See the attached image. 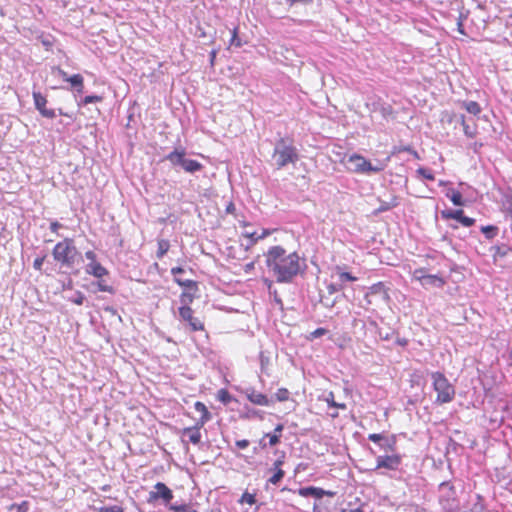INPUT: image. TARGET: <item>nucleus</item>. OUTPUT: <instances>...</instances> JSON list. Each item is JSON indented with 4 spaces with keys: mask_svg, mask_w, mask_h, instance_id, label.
<instances>
[{
    "mask_svg": "<svg viewBox=\"0 0 512 512\" xmlns=\"http://www.w3.org/2000/svg\"><path fill=\"white\" fill-rule=\"evenodd\" d=\"M300 258L296 252L287 253L281 246L271 247L266 254V265L278 282H288L300 270Z\"/></svg>",
    "mask_w": 512,
    "mask_h": 512,
    "instance_id": "f257e3e1",
    "label": "nucleus"
},
{
    "mask_svg": "<svg viewBox=\"0 0 512 512\" xmlns=\"http://www.w3.org/2000/svg\"><path fill=\"white\" fill-rule=\"evenodd\" d=\"M52 256L61 267L71 268L80 258V253L72 238L59 241L52 250Z\"/></svg>",
    "mask_w": 512,
    "mask_h": 512,
    "instance_id": "f03ea898",
    "label": "nucleus"
},
{
    "mask_svg": "<svg viewBox=\"0 0 512 512\" xmlns=\"http://www.w3.org/2000/svg\"><path fill=\"white\" fill-rule=\"evenodd\" d=\"M272 158L277 169H282L289 164H295L299 160V154L291 139L280 138L274 147Z\"/></svg>",
    "mask_w": 512,
    "mask_h": 512,
    "instance_id": "7ed1b4c3",
    "label": "nucleus"
},
{
    "mask_svg": "<svg viewBox=\"0 0 512 512\" xmlns=\"http://www.w3.org/2000/svg\"><path fill=\"white\" fill-rule=\"evenodd\" d=\"M389 159L390 158L387 157L383 161L377 160L376 164L373 165L371 161L361 154L353 153L347 159V163L349 164L348 170L356 174L379 173L386 168Z\"/></svg>",
    "mask_w": 512,
    "mask_h": 512,
    "instance_id": "20e7f679",
    "label": "nucleus"
},
{
    "mask_svg": "<svg viewBox=\"0 0 512 512\" xmlns=\"http://www.w3.org/2000/svg\"><path fill=\"white\" fill-rule=\"evenodd\" d=\"M431 380L432 387L436 392L435 403L443 405L454 400L456 395L455 387L442 372H432Z\"/></svg>",
    "mask_w": 512,
    "mask_h": 512,
    "instance_id": "39448f33",
    "label": "nucleus"
},
{
    "mask_svg": "<svg viewBox=\"0 0 512 512\" xmlns=\"http://www.w3.org/2000/svg\"><path fill=\"white\" fill-rule=\"evenodd\" d=\"M184 272L185 271L182 267H174L171 269V274L174 277V282H176L180 287L183 288V291L180 295L181 304H191L198 291V283L194 280L180 279V274H183Z\"/></svg>",
    "mask_w": 512,
    "mask_h": 512,
    "instance_id": "423d86ee",
    "label": "nucleus"
},
{
    "mask_svg": "<svg viewBox=\"0 0 512 512\" xmlns=\"http://www.w3.org/2000/svg\"><path fill=\"white\" fill-rule=\"evenodd\" d=\"M239 225L242 228L240 238L246 240L245 245L247 248L254 246L259 240L268 237L272 233L269 229H261V231L258 232L253 228L252 224L247 221H240Z\"/></svg>",
    "mask_w": 512,
    "mask_h": 512,
    "instance_id": "0eeeda50",
    "label": "nucleus"
},
{
    "mask_svg": "<svg viewBox=\"0 0 512 512\" xmlns=\"http://www.w3.org/2000/svg\"><path fill=\"white\" fill-rule=\"evenodd\" d=\"M180 320L188 326L191 332H198L205 330V324L202 319L195 315L194 310L190 304H182L178 308Z\"/></svg>",
    "mask_w": 512,
    "mask_h": 512,
    "instance_id": "6e6552de",
    "label": "nucleus"
},
{
    "mask_svg": "<svg viewBox=\"0 0 512 512\" xmlns=\"http://www.w3.org/2000/svg\"><path fill=\"white\" fill-rule=\"evenodd\" d=\"M439 502L445 509H453L457 505V494L451 482H442L439 485Z\"/></svg>",
    "mask_w": 512,
    "mask_h": 512,
    "instance_id": "1a4fd4ad",
    "label": "nucleus"
},
{
    "mask_svg": "<svg viewBox=\"0 0 512 512\" xmlns=\"http://www.w3.org/2000/svg\"><path fill=\"white\" fill-rule=\"evenodd\" d=\"M204 426H199L198 423H195V425L190 427H185L181 430L180 436L181 441L184 445H188L189 443L197 446L201 443L202 435H201V428Z\"/></svg>",
    "mask_w": 512,
    "mask_h": 512,
    "instance_id": "9d476101",
    "label": "nucleus"
},
{
    "mask_svg": "<svg viewBox=\"0 0 512 512\" xmlns=\"http://www.w3.org/2000/svg\"><path fill=\"white\" fill-rule=\"evenodd\" d=\"M159 499H162L165 503H169L173 499L172 490L162 482L156 483L154 490L149 493V501H157Z\"/></svg>",
    "mask_w": 512,
    "mask_h": 512,
    "instance_id": "9b49d317",
    "label": "nucleus"
},
{
    "mask_svg": "<svg viewBox=\"0 0 512 512\" xmlns=\"http://www.w3.org/2000/svg\"><path fill=\"white\" fill-rule=\"evenodd\" d=\"M402 458L399 454H391L378 456L376 459V469L385 468L388 470H396L401 464Z\"/></svg>",
    "mask_w": 512,
    "mask_h": 512,
    "instance_id": "f8f14e48",
    "label": "nucleus"
},
{
    "mask_svg": "<svg viewBox=\"0 0 512 512\" xmlns=\"http://www.w3.org/2000/svg\"><path fill=\"white\" fill-rule=\"evenodd\" d=\"M379 296L384 301H389L388 288L383 282H377L369 287V291L365 295V300L368 305L373 303L372 297Z\"/></svg>",
    "mask_w": 512,
    "mask_h": 512,
    "instance_id": "ddd939ff",
    "label": "nucleus"
},
{
    "mask_svg": "<svg viewBox=\"0 0 512 512\" xmlns=\"http://www.w3.org/2000/svg\"><path fill=\"white\" fill-rule=\"evenodd\" d=\"M33 99L36 109L39 111V113L46 118H54L55 117V111L53 109H48L47 106V98L40 92H33Z\"/></svg>",
    "mask_w": 512,
    "mask_h": 512,
    "instance_id": "4468645a",
    "label": "nucleus"
},
{
    "mask_svg": "<svg viewBox=\"0 0 512 512\" xmlns=\"http://www.w3.org/2000/svg\"><path fill=\"white\" fill-rule=\"evenodd\" d=\"M249 248L244 246L243 243L233 242L226 247V255L228 258L234 260H243L247 258Z\"/></svg>",
    "mask_w": 512,
    "mask_h": 512,
    "instance_id": "2eb2a0df",
    "label": "nucleus"
},
{
    "mask_svg": "<svg viewBox=\"0 0 512 512\" xmlns=\"http://www.w3.org/2000/svg\"><path fill=\"white\" fill-rule=\"evenodd\" d=\"M298 494L302 497L313 496L317 499H321L324 496H328V497L335 496L334 491L324 490L320 487H314V486L300 488L298 490Z\"/></svg>",
    "mask_w": 512,
    "mask_h": 512,
    "instance_id": "dca6fc26",
    "label": "nucleus"
},
{
    "mask_svg": "<svg viewBox=\"0 0 512 512\" xmlns=\"http://www.w3.org/2000/svg\"><path fill=\"white\" fill-rule=\"evenodd\" d=\"M284 456L277 459L273 464V475L268 479V482L273 485H277L284 477L285 471L281 468L284 463Z\"/></svg>",
    "mask_w": 512,
    "mask_h": 512,
    "instance_id": "f3484780",
    "label": "nucleus"
},
{
    "mask_svg": "<svg viewBox=\"0 0 512 512\" xmlns=\"http://www.w3.org/2000/svg\"><path fill=\"white\" fill-rule=\"evenodd\" d=\"M194 409L200 413V418L196 420L195 423H198L199 426H204L207 422H209L212 418L211 413L209 412L207 406L201 402L197 401L194 403Z\"/></svg>",
    "mask_w": 512,
    "mask_h": 512,
    "instance_id": "a211bd4d",
    "label": "nucleus"
},
{
    "mask_svg": "<svg viewBox=\"0 0 512 512\" xmlns=\"http://www.w3.org/2000/svg\"><path fill=\"white\" fill-rule=\"evenodd\" d=\"M86 273L94 276L95 278L101 279L102 277L107 276L109 271L97 261L87 264Z\"/></svg>",
    "mask_w": 512,
    "mask_h": 512,
    "instance_id": "6ab92c4d",
    "label": "nucleus"
},
{
    "mask_svg": "<svg viewBox=\"0 0 512 512\" xmlns=\"http://www.w3.org/2000/svg\"><path fill=\"white\" fill-rule=\"evenodd\" d=\"M246 396L247 399L255 405L268 406L270 404V400L265 394L254 389L248 391Z\"/></svg>",
    "mask_w": 512,
    "mask_h": 512,
    "instance_id": "aec40b11",
    "label": "nucleus"
},
{
    "mask_svg": "<svg viewBox=\"0 0 512 512\" xmlns=\"http://www.w3.org/2000/svg\"><path fill=\"white\" fill-rule=\"evenodd\" d=\"M185 155H186V151L184 148H180V149L176 148L166 156V159L168 161H170V163L172 165H180L181 166L183 163V160L185 158Z\"/></svg>",
    "mask_w": 512,
    "mask_h": 512,
    "instance_id": "412c9836",
    "label": "nucleus"
},
{
    "mask_svg": "<svg viewBox=\"0 0 512 512\" xmlns=\"http://www.w3.org/2000/svg\"><path fill=\"white\" fill-rule=\"evenodd\" d=\"M181 167L188 173H195L203 169V165L197 160L184 158Z\"/></svg>",
    "mask_w": 512,
    "mask_h": 512,
    "instance_id": "4be33fe9",
    "label": "nucleus"
},
{
    "mask_svg": "<svg viewBox=\"0 0 512 512\" xmlns=\"http://www.w3.org/2000/svg\"><path fill=\"white\" fill-rule=\"evenodd\" d=\"M460 120H461V125L463 127V132L464 134L468 137V138H475L477 133H478V128H477V124L476 123H473V125H469L467 122H466V119H465V116L464 115H461L460 116Z\"/></svg>",
    "mask_w": 512,
    "mask_h": 512,
    "instance_id": "5701e85b",
    "label": "nucleus"
},
{
    "mask_svg": "<svg viewBox=\"0 0 512 512\" xmlns=\"http://www.w3.org/2000/svg\"><path fill=\"white\" fill-rule=\"evenodd\" d=\"M463 216H464V211L462 209H457V210L445 209V210L441 211V217L444 220L454 219V220H457L458 222H460V220L462 219Z\"/></svg>",
    "mask_w": 512,
    "mask_h": 512,
    "instance_id": "b1692460",
    "label": "nucleus"
},
{
    "mask_svg": "<svg viewBox=\"0 0 512 512\" xmlns=\"http://www.w3.org/2000/svg\"><path fill=\"white\" fill-rule=\"evenodd\" d=\"M446 196L456 206H464L465 204L461 192L454 188L449 189L446 193Z\"/></svg>",
    "mask_w": 512,
    "mask_h": 512,
    "instance_id": "393cba45",
    "label": "nucleus"
},
{
    "mask_svg": "<svg viewBox=\"0 0 512 512\" xmlns=\"http://www.w3.org/2000/svg\"><path fill=\"white\" fill-rule=\"evenodd\" d=\"M462 106L468 113L474 116H478L482 112L480 104L476 101H463Z\"/></svg>",
    "mask_w": 512,
    "mask_h": 512,
    "instance_id": "a878e982",
    "label": "nucleus"
},
{
    "mask_svg": "<svg viewBox=\"0 0 512 512\" xmlns=\"http://www.w3.org/2000/svg\"><path fill=\"white\" fill-rule=\"evenodd\" d=\"M68 82L77 89L78 93H83L84 79L81 74H74L70 76Z\"/></svg>",
    "mask_w": 512,
    "mask_h": 512,
    "instance_id": "bb28decb",
    "label": "nucleus"
},
{
    "mask_svg": "<svg viewBox=\"0 0 512 512\" xmlns=\"http://www.w3.org/2000/svg\"><path fill=\"white\" fill-rule=\"evenodd\" d=\"M243 45L241 39L239 38V26H235L231 31V39L227 49L231 47L239 48Z\"/></svg>",
    "mask_w": 512,
    "mask_h": 512,
    "instance_id": "cd10ccee",
    "label": "nucleus"
},
{
    "mask_svg": "<svg viewBox=\"0 0 512 512\" xmlns=\"http://www.w3.org/2000/svg\"><path fill=\"white\" fill-rule=\"evenodd\" d=\"M170 248V243L166 239H159L157 241V252L156 256L158 259L163 258V256L168 252Z\"/></svg>",
    "mask_w": 512,
    "mask_h": 512,
    "instance_id": "c85d7f7f",
    "label": "nucleus"
},
{
    "mask_svg": "<svg viewBox=\"0 0 512 512\" xmlns=\"http://www.w3.org/2000/svg\"><path fill=\"white\" fill-rule=\"evenodd\" d=\"M30 504L24 500L21 503H13L7 507L9 512H29Z\"/></svg>",
    "mask_w": 512,
    "mask_h": 512,
    "instance_id": "c756f323",
    "label": "nucleus"
},
{
    "mask_svg": "<svg viewBox=\"0 0 512 512\" xmlns=\"http://www.w3.org/2000/svg\"><path fill=\"white\" fill-rule=\"evenodd\" d=\"M494 254L493 257L496 258H503L509 254V252L512 251V249L507 245H501V246H495L493 247Z\"/></svg>",
    "mask_w": 512,
    "mask_h": 512,
    "instance_id": "7c9ffc66",
    "label": "nucleus"
},
{
    "mask_svg": "<svg viewBox=\"0 0 512 512\" xmlns=\"http://www.w3.org/2000/svg\"><path fill=\"white\" fill-rule=\"evenodd\" d=\"M169 509L173 512H198L192 504L171 505Z\"/></svg>",
    "mask_w": 512,
    "mask_h": 512,
    "instance_id": "2f4dec72",
    "label": "nucleus"
},
{
    "mask_svg": "<svg viewBox=\"0 0 512 512\" xmlns=\"http://www.w3.org/2000/svg\"><path fill=\"white\" fill-rule=\"evenodd\" d=\"M238 502L240 504L254 505L256 503V493H249L248 491H245Z\"/></svg>",
    "mask_w": 512,
    "mask_h": 512,
    "instance_id": "473e14b6",
    "label": "nucleus"
},
{
    "mask_svg": "<svg viewBox=\"0 0 512 512\" xmlns=\"http://www.w3.org/2000/svg\"><path fill=\"white\" fill-rule=\"evenodd\" d=\"M421 279L424 281V284H430V285H438L442 286L444 284V281L442 278L436 276V275H426L421 277Z\"/></svg>",
    "mask_w": 512,
    "mask_h": 512,
    "instance_id": "72a5a7b5",
    "label": "nucleus"
},
{
    "mask_svg": "<svg viewBox=\"0 0 512 512\" xmlns=\"http://www.w3.org/2000/svg\"><path fill=\"white\" fill-rule=\"evenodd\" d=\"M217 399L223 404H229L232 401V396L227 389L222 388L217 392Z\"/></svg>",
    "mask_w": 512,
    "mask_h": 512,
    "instance_id": "f704fd0d",
    "label": "nucleus"
},
{
    "mask_svg": "<svg viewBox=\"0 0 512 512\" xmlns=\"http://www.w3.org/2000/svg\"><path fill=\"white\" fill-rule=\"evenodd\" d=\"M481 231L486 236V238L492 239L497 235L498 227L493 225L483 226Z\"/></svg>",
    "mask_w": 512,
    "mask_h": 512,
    "instance_id": "c9c22d12",
    "label": "nucleus"
},
{
    "mask_svg": "<svg viewBox=\"0 0 512 512\" xmlns=\"http://www.w3.org/2000/svg\"><path fill=\"white\" fill-rule=\"evenodd\" d=\"M290 393L286 388H279L275 393V397L278 401L284 402L289 399Z\"/></svg>",
    "mask_w": 512,
    "mask_h": 512,
    "instance_id": "e433bc0d",
    "label": "nucleus"
},
{
    "mask_svg": "<svg viewBox=\"0 0 512 512\" xmlns=\"http://www.w3.org/2000/svg\"><path fill=\"white\" fill-rule=\"evenodd\" d=\"M327 332H328L327 329L320 327V328H317L314 331H312L309 335L306 336V338H307V340L312 341L316 338H319V337L325 335Z\"/></svg>",
    "mask_w": 512,
    "mask_h": 512,
    "instance_id": "4c0bfd02",
    "label": "nucleus"
},
{
    "mask_svg": "<svg viewBox=\"0 0 512 512\" xmlns=\"http://www.w3.org/2000/svg\"><path fill=\"white\" fill-rule=\"evenodd\" d=\"M417 173L427 180L433 181L435 179L434 174L429 169L420 167L417 169Z\"/></svg>",
    "mask_w": 512,
    "mask_h": 512,
    "instance_id": "58836bf2",
    "label": "nucleus"
},
{
    "mask_svg": "<svg viewBox=\"0 0 512 512\" xmlns=\"http://www.w3.org/2000/svg\"><path fill=\"white\" fill-rule=\"evenodd\" d=\"M98 512H124V508L120 505L104 506L100 507Z\"/></svg>",
    "mask_w": 512,
    "mask_h": 512,
    "instance_id": "ea45409f",
    "label": "nucleus"
},
{
    "mask_svg": "<svg viewBox=\"0 0 512 512\" xmlns=\"http://www.w3.org/2000/svg\"><path fill=\"white\" fill-rule=\"evenodd\" d=\"M264 437L269 439V446H276L280 442V434L266 433Z\"/></svg>",
    "mask_w": 512,
    "mask_h": 512,
    "instance_id": "a19ab883",
    "label": "nucleus"
},
{
    "mask_svg": "<svg viewBox=\"0 0 512 512\" xmlns=\"http://www.w3.org/2000/svg\"><path fill=\"white\" fill-rule=\"evenodd\" d=\"M102 100H103V97L100 95H88V96L84 97L83 103L85 105H87L90 103L102 102Z\"/></svg>",
    "mask_w": 512,
    "mask_h": 512,
    "instance_id": "79ce46f5",
    "label": "nucleus"
},
{
    "mask_svg": "<svg viewBox=\"0 0 512 512\" xmlns=\"http://www.w3.org/2000/svg\"><path fill=\"white\" fill-rule=\"evenodd\" d=\"M97 288L101 292L113 293V291H114L113 287L108 285V284H106L105 281H103V280H99L97 282Z\"/></svg>",
    "mask_w": 512,
    "mask_h": 512,
    "instance_id": "37998d69",
    "label": "nucleus"
},
{
    "mask_svg": "<svg viewBox=\"0 0 512 512\" xmlns=\"http://www.w3.org/2000/svg\"><path fill=\"white\" fill-rule=\"evenodd\" d=\"M339 280L341 282H354L357 280V278L355 276L351 275L349 272H340Z\"/></svg>",
    "mask_w": 512,
    "mask_h": 512,
    "instance_id": "c03bdc74",
    "label": "nucleus"
},
{
    "mask_svg": "<svg viewBox=\"0 0 512 512\" xmlns=\"http://www.w3.org/2000/svg\"><path fill=\"white\" fill-rule=\"evenodd\" d=\"M46 259V256H42V257H37L34 262H33V267L35 270L37 271H41L42 270V266H43V263Z\"/></svg>",
    "mask_w": 512,
    "mask_h": 512,
    "instance_id": "a18cd8bd",
    "label": "nucleus"
},
{
    "mask_svg": "<svg viewBox=\"0 0 512 512\" xmlns=\"http://www.w3.org/2000/svg\"><path fill=\"white\" fill-rule=\"evenodd\" d=\"M460 223L464 226V227H471L475 224V219L474 218H470V217H467V216H463L462 219L460 220Z\"/></svg>",
    "mask_w": 512,
    "mask_h": 512,
    "instance_id": "49530a36",
    "label": "nucleus"
},
{
    "mask_svg": "<svg viewBox=\"0 0 512 512\" xmlns=\"http://www.w3.org/2000/svg\"><path fill=\"white\" fill-rule=\"evenodd\" d=\"M327 403L331 407L346 409V405L344 403H336L333 399V395L331 394V399H327Z\"/></svg>",
    "mask_w": 512,
    "mask_h": 512,
    "instance_id": "de8ad7c7",
    "label": "nucleus"
},
{
    "mask_svg": "<svg viewBox=\"0 0 512 512\" xmlns=\"http://www.w3.org/2000/svg\"><path fill=\"white\" fill-rule=\"evenodd\" d=\"M368 439L374 443H380L384 439V436L381 434L373 433L368 435Z\"/></svg>",
    "mask_w": 512,
    "mask_h": 512,
    "instance_id": "09e8293b",
    "label": "nucleus"
},
{
    "mask_svg": "<svg viewBox=\"0 0 512 512\" xmlns=\"http://www.w3.org/2000/svg\"><path fill=\"white\" fill-rule=\"evenodd\" d=\"M457 30L460 34L466 35L463 24V15L461 14L457 20Z\"/></svg>",
    "mask_w": 512,
    "mask_h": 512,
    "instance_id": "8fccbe9b",
    "label": "nucleus"
},
{
    "mask_svg": "<svg viewBox=\"0 0 512 512\" xmlns=\"http://www.w3.org/2000/svg\"><path fill=\"white\" fill-rule=\"evenodd\" d=\"M254 268H255V261H250L249 263L245 264L242 269L245 274H249L254 270Z\"/></svg>",
    "mask_w": 512,
    "mask_h": 512,
    "instance_id": "3c124183",
    "label": "nucleus"
},
{
    "mask_svg": "<svg viewBox=\"0 0 512 512\" xmlns=\"http://www.w3.org/2000/svg\"><path fill=\"white\" fill-rule=\"evenodd\" d=\"M85 296L83 293L78 292L76 298L72 299L71 301L76 305H82L84 302Z\"/></svg>",
    "mask_w": 512,
    "mask_h": 512,
    "instance_id": "603ef678",
    "label": "nucleus"
},
{
    "mask_svg": "<svg viewBox=\"0 0 512 512\" xmlns=\"http://www.w3.org/2000/svg\"><path fill=\"white\" fill-rule=\"evenodd\" d=\"M85 257L87 260L90 261L89 263L97 262V256H96L95 252H93L91 250L86 251Z\"/></svg>",
    "mask_w": 512,
    "mask_h": 512,
    "instance_id": "864d4df0",
    "label": "nucleus"
},
{
    "mask_svg": "<svg viewBox=\"0 0 512 512\" xmlns=\"http://www.w3.org/2000/svg\"><path fill=\"white\" fill-rule=\"evenodd\" d=\"M62 227V225L58 221H53L50 223V230L53 233H58L59 229Z\"/></svg>",
    "mask_w": 512,
    "mask_h": 512,
    "instance_id": "5fc2aeb1",
    "label": "nucleus"
},
{
    "mask_svg": "<svg viewBox=\"0 0 512 512\" xmlns=\"http://www.w3.org/2000/svg\"><path fill=\"white\" fill-rule=\"evenodd\" d=\"M236 446L239 448V449H246L248 446H249V441L246 440V439H242V440H238L236 441Z\"/></svg>",
    "mask_w": 512,
    "mask_h": 512,
    "instance_id": "6e6d98bb",
    "label": "nucleus"
},
{
    "mask_svg": "<svg viewBox=\"0 0 512 512\" xmlns=\"http://www.w3.org/2000/svg\"><path fill=\"white\" fill-rule=\"evenodd\" d=\"M381 447L384 450L394 451V449H395V439L393 438V440L390 443H388L386 445H381Z\"/></svg>",
    "mask_w": 512,
    "mask_h": 512,
    "instance_id": "4d7b16f0",
    "label": "nucleus"
},
{
    "mask_svg": "<svg viewBox=\"0 0 512 512\" xmlns=\"http://www.w3.org/2000/svg\"><path fill=\"white\" fill-rule=\"evenodd\" d=\"M217 50L216 49H213L211 52H210V65L211 66H214L215 64V59H216V56H217Z\"/></svg>",
    "mask_w": 512,
    "mask_h": 512,
    "instance_id": "13d9d810",
    "label": "nucleus"
},
{
    "mask_svg": "<svg viewBox=\"0 0 512 512\" xmlns=\"http://www.w3.org/2000/svg\"><path fill=\"white\" fill-rule=\"evenodd\" d=\"M41 43L46 48V50H50V48L53 45L52 41H50L49 39H41Z\"/></svg>",
    "mask_w": 512,
    "mask_h": 512,
    "instance_id": "bf43d9fd",
    "label": "nucleus"
},
{
    "mask_svg": "<svg viewBox=\"0 0 512 512\" xmlns=\"http://www.w3.org/2000/svg\"><path fill=\"white\" fill-rule=\"evenodd\" d=\"M206 35H207V34H206V31L204 30V28H202V27L198 26V27H197V36H198L199 38H205V37H206Z\"/></svg>",
    "mask_w": 512,
    "mask_h": 512,
    "instance_id": "052dcab7",
    "label": "nucleus"
},
{
    "mask_svg": "<svg viewBox=\"0 0 512 512\" xmlns=\"http://www.w3.org/2000/svg\"><path fill=\"white\" fill-rule=\"evenodd\" d=\"M283 429H284V425L280 423V424L276 425L273 433L280 434V437H281Z\"/></svg>",
    "mask_w": 512,
    "mask_h": 512,
    "instance_id": "680f3d73",
    "label": "nucleus"
},
{
    "mask_svg": "<svg viewBox=\"0 0 512 512\" xmlns=\"http://www.w3.org/2000/svg\"><path fill=\"white\" fill-rule=\"evenodd\" d=\"M351 338L350 337H346L344 336L343 337V342L339 343L338 346L340 349H344L346 347L345 343L347 342H350Z\"/></svg>",
    "mask_w": 512,
    "mask_h": 512,
    "instance_id": "e2e57ef3",
    "label": "nucleus"
},
{
    "mask_svg": "<svg viewBox=\"0 0 512 512\" xmlns=\"http://www.w3.org/2000/svg\"><path fill=\"white\" fill-rule=\"evenodd\" d=\"M58 71H59V75L62 77V79L68 82V79L70 78V76H68V74L62 69H58Z\"/></svg>",
    "mask_w": 512,
    "mask_h": 512,
    "instance_id": "0e129e2a",
    "label": "nucleus"
},
{
    "mask_svg": "<svg viewBox=\"0 0 512 512\" xmlns=\"http://www.w3.org/2000/svg\"><path fill=\"white\" fill-rule=\"evenodd\" d=\"M401 150H402V151H407V152H412V153L414 154V156L418 157L417 152H416V151H412V149H411V148H409V147H404V148H402Z\"/></svg>",
    "mask_w": 512,
    "mask_h": 512,
    "instance_id": "69168bd1",
    "label": "nucleus"
},
{
    "mask_svg": "<svg viewBox=\"0 0 512 512\" xmlns=\"http://www.w3.org/2000/svg\"><path fill=\"white\" fill-rule=\"evenodd\" d=\"M328 288L331 293L336 292L338 290L333 284L329 285Z\"/></svg>",
    "mask_w": 512,
    "mask_h": 512,
    "instance_id": "338daca9",
    "label": "nucleus"
},
{
    "mask_svg": "<svg viewBox=\"0 0 512 512\" xmlns=\"http://www.w3.org/2000/svg\"><path fill=\"white\" fill-rule=\"evenodd\" d=\"M351 512H364V510L361 507L352 509Z\"/></svg>",
    "mask_w": 512,
    "mask_h": 512,
    "instance_id": "774afa93",
    "label": "nucleus"
}]
</instances>
